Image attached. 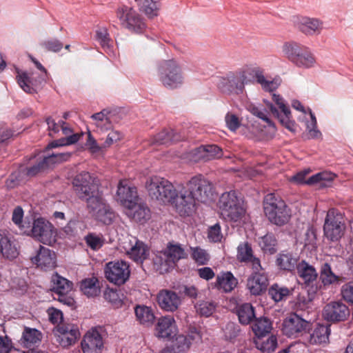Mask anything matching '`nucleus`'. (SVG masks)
Returning <instances> with one entry per match:
<instances>
[{
    "mask_svg": "<svg viewBox=\"0 0 353 353\" xmlns=\"http://www.w3.org/2000/svg\"><path fill=\"white\" fill-rule=\"evenodd\" d=\"M60 123L63 134L65 135L66 137L55 140L50 143L48 145V148H54L59 146L72 145L76 143L80 138V135L78 133L72 134V128L68 126L64 121H61Z\"/></svg>",
    "mask_w": 353,
    "mask_h": 353,
    "instance_id": "nucleus-32",
    "label": "nucleus"
},
{
    "mask_svg": "<svg viewBox=\"0 0 353 353\" xmlns=\"http://www.w3.org/2000/svg\"><path fill=\"white\" fill-rule=\"evenodd\" d=\"M236 258L241 263L250 264L252 269H260L261 261L254 256L252 246L248 242L239 243L237 247Z\"/></svg>",
    "mask_w": 353,
    "mask_h": 353,
    "instance_id": "nucleus-26",
    "label": "nucleus"
},
{
    "mask_svg": "<svg viewBox=\"0 0 353 353\" xmlns=\"http://www.w3.org/2000/svg\"><path fill=\"white\" fill-rule=\"evenodd\" d=\"M329 325L318 324L310 333L306 332L305 340L310 345H323L329 342L331 333Z\"/></svg>",
    "mask_w": 353,
    "mask_h": 353,
    "instance_id": "nucleus-25",
    "label": "nucleus"
},
{
    "mask_svg": "<svg viewBox=\"0 0 353 353\" xmlns=\"http://www.w3.org/2000/svg\"><path fill=\"white\" fill-rule=\"evenodd\" d=\"M213 196L212 183L201 174L196 175L179 190L176 210L180 216H190L194 212L197 203H208L213 199Z\"/></svg>",
    "mask_w": 353,
    "mask_h": 353,
    "instance_id": "nucleus-1",
    "label": "nucleus"
},
{
    "mask_svg": "<svg viewBox=\"0 0 353 353\" xmlns=\"http://www.w3.org/2000/svg\"><path fill=\"white\" fill-rule=\"evenodd\" d=\"M304 246L311 251L316 248V234L313 228H308L305 233Z\"/></svg>",
    "mask_w": 353,
    "mask_h": 353,
    "instance_id": "nucleus-59",
    "label": "nucleus"
},
{
    "mask_svg": "<svg viewBox=\"0 0 353 353\" xmlns=\"http://www.w3.org/2000/svg\"><path fill=\"white\" fill-rule=\"evenodd\" d=\"M268 294L275 302H279L290 294V290L288 288L274 284L270 288Z\"/></svg>",
    "mask_w": 353,
    "mask_h": 353,
    "instance_id": "nucleus-53",
    "label": "nucleus"
},
{
    "mask_svg": "<svg viewBox=\"0 0 353 353\" xmlns=\"http://www.w3.org/2000/svg\"><path fill=\"white\" fill-rule=\"evenodd\" d=\"M196 312L201 316H210L214 312L216 305L212 301H199L195 305Z\"/></svg>",
    "mask_w": 353,
    "mask_h": 353,
    "instance_id": "nucleus-56",
    "label": "nucleus"
},
{
    "mask_svg": "<svg viewBox=\"0 0 353 353\" xmlns=\"http://www.w3.org/2000/svg\"><path fill=\"white\" fill-rule=\"evenodd\" d=\"M334 177L333 173L319 172L309 177L306 183L307 185L319 184L320 188H325L330 185Z\"/></svg>",
    "mask_w": 353,
    "mask_h": 353,
    "instance_id": "nucleus-46",
    "label": "nucleus"
},
{
    "mask_svg": "<svg viewBox=\"0 0 353 353\" xmlns=\"http://www.w3.org/2000/svg\"><path fill=\"white\" fill-rule=\"evenodd\" d=\"M256 347L263 353H272L277 347V339L274 335H271L267 339L263 336H257L254 340Z\"/></svg>",
    "mask_w": 353,
    "mask_h": 353,
    "instance_id": "nucleus-41",
    "label": "nucleus"
},
{
    "mask_svg": "<svg viewBox=\"0 0 353 353\" xmlns=\"http://www.w3.org/2000/svg\"><path fill=\"white\" fill-rule=\"evenodd\" d=\"M87 245L93 250H99L104 244V239L102 235L95 233H89L85 236Z\"/></svg>",
    "mask_w": 353,
    "mask_h": 353,
    "instance_id": "nucleus-58",
    "label": "nucleus"
},
{
    "mask_svg": "<svg viewBox=\"0 0 353 353\" xmlns=\"http://www.w3.org/2000/svg\"><path fill=\"white\" fill-rule=\"evenodd\" d=\"M263 210L268 220L276 225H285L291 216L290 210L285 201L272 193L265 196Z\"/></svg>",
    "mask_w": 353,
    "mask_h": 353,
    "instance_id": "nucleus-6",
    "label": "nucleus"
},
{
    "mask_svg": "<svg viewBox=\"0 0 353 353\" xmlns=\"http://www.w3.org/2000/svg\"><path fill=\"white\" fill-rule=\"evenodd\" d=\"M110 112L104 109L102 111L93 114L91 119L94 121L96 127L101 131H106L111 128L112 122L110 117Z\"/></svg>",
    "mask_w": 353,
    "mask_h": 353,
    "instance_id": "nucleus-44",
    "label": "nucleus"
},
{
    "mask_svg": "<svg viewBox=\"0 0 353 353\" xmlns=\"http://www.w3.org/2000/svg\"><path fill=\"white\" fill-rule=\"evenodd\" d=\"M307 110L310 116V121L306 123V129L308 131L309 137L311 139H319L321 137L322 134L317 128L316 117L311 109L308 108Z\"/></svg>",
    "mask_w": 353,
    "mask_h": 353,
    "instance_id": "nucleus-57",
    "label": "nucleus"
},
{
    "mask_svg": "<svg viewBox=\"0 0 353 353\" xmlns=\"http://www.w3.org/2000/svg\"><path fill=\"white\" fill-rule=\"evenodd\" d=\"M139 10L144 12L149 18L157 17L160 8L159 0H135Z\"/></svg>",
    "mask_w": 353,
    "mask_h": 353,
    "instance_id": "nucleus-40",
    "label": "nucleus"
},
{
    "mask_svg": "<svg viewBox=\"0 0 353 353\" xmlns=\"http://www.w3.org/2000/svg\"><path fill=\"white\" fill-rule=\"evenodd\" d=\"M83 353H101L103 347V338L99 331L92 328L88 331L81 342Z\"/></svg>",
    "mask_w": 353,
    "mask_h": 353,
    "instance_id": "nucleus-23",
    "label": "nucleus"
},
{
    "mask_svg": "<svg viewBox=\"0 0 353 353\" xmlns=\"http://www.w3.org/2000/svg\"><path fill=\"white\" fill-rule=\"evenodd\" d=\"M32 236L38 241L48 245L57 241V231L53 225L43 218H38L33 222Z\"/></svg>",
    "mask_w": 353,
    "mask_h": 353,
    "instance_id": "nucleus-14",
    "label": "nucleus"
},
{
    "mask_svg": "<svg viewBox=\"0 0 353 353\" xmlns=\"http://www.w3.org/2000/svg\"><path fill=\"white\" fill-rule=\"evenodd\" d=\"M237 284V279L231 272L227 271L221 272L216 276L214 287L225 292H230L236 287Z\"/></svg>",
    "mask_w": 353,
    "mask_h": 353,
    "instance_id": "nucleus-34",
    "label": "nucleus"
},
{
    "mask_svg": "<svg viewBox=\"0 0 353 353\" xmlns=\"http://www.w3.org/2000/svg\"><path fill=\"white\" fill-rule=\"evenodd\" d=\"M145 188L152 199L162 203H171L176 208V201L179 197V194L168 179L159 176H152L147 179Z\"/></svg>",
    "mask_w": 353,
    "mask_h": 353,
    "instance_id": "nucleus-2",
    "label": "nucleus"
},
{
    "mask_svg": "<svg viewBox=\"0 0 353 353\" xmlns=\"http://www.w3.org/2000/svg\"><path fill=\"white\" fill-rule=\"evenodd\" d=\"M219 208L221 217L227 221L237 222L245 213L241 200L234 190L221 194L219 200Z\"/></svg>",
    "mask_w": 353,
    "mask_h": 353,
    "instance_id": "nucleus-7",
    "label": "nucleus"
},
{
    "mask_svg": "<svg viewBox=\"0 0 353 353\" xmlns=\"http://www.w3.org/2000/svg\"><path fill=\"white\" fill-rule=\"evenodd\" d=\"M250 72L255 77L256 82L265 91L274 92L281 83V79L278 76L272 79H267L264 76V70L261 67H252L250 68Z\"/></svg>",
    "mask_w": 353,
    "mask_h": 353,
    "instance_id": "nucleus-27",
    "label": "nucleus"
},
{
    "mask_svg": "<svg viewBox=\"0 0 353 353\" xmlns=\"http://www.w3.org/2000/svg\"><path fill=\"white\" fill-rule=\"evenodd\" d=\"M163 255L166 258L165 260V266L168 265L169 262L175 264L179 260L187 257V254L182 245L173 241L168 243L163 252Z\"/></svg>",
    "mask_w": 353,
    "mask_h": 353,
    "instance_id": "nucleus-31",
    "label": "nucleus"
},
{
    "mask_svg": "<svg viewBox=\"0 0 353 353\" xmlns=\"http://www.w3.org/2000/svg\"><path fill=\"white\" fill-rule=\"evenodd\" d=\"M225 121L227 128L232 132H235L241 125V120L239 118L232 112H228L226 114Z\"/></svg>",
    "mask_w": 353,
    "mask_h": 353,
    "instance_id": "nucleus-61",
    "label": "nucleus"
},
{
    "mask_svg": "<svg viewBox=\"0 0 353 353\" xmlns=\"http://www.w3.org/2000/svg\"><path fill=\"white\" fill-rule=\"evenodd\" d=\"M185 338L191 343V345L193 343H197L201 341L202 336L200 330L194 326H190L187 335H185Z\"/></svg>",
    "mask_w": 353,
    "mask_h": 353,
    "instance_id": "nucleus-64",
    "label": "nucleus"
},
{
    "mask_svg": "<svg viewBox=\"0 0 353 353\" xmlns=\"http://www.w3.org/2000/svg\"><path fill=\"white\" fill-rule=\"evenodd\" d=\"M126 214L134 221L143 224L150 218V210L146 204L139 201L134 206L126 208Z\"/></svg>",
    "mask_w": 353,
    "mask_h": 353,
    "instance_id": "nucleus-30",
    "label": "nucleus"
},
{
    "mask_svg": "<svg viewBox=\"0 0 353 353\" xmlns=\"http://www.w3.org/2000/svg\"><path fill=\"white\" fill-rule=\"evenodd\" d=\"M104 299L115 308L121 307L123 303V294L117 290L107 288L103 293Z\"/></svg>",
    "mask_w": 353,
    "mask_h": 353,
    "instance_id": "nucleus-52",
    "label": "nucleus"
},
{
    "mask_svg": "<svg viewBox=\"0 0 353 353\" xmlns=\"http://www.w3.org/2000/svg\"><path fill=\"white\" fill-rule=\"evenodd\" d=\"M137 320L140 324L150 326L153 324L155 316L152 309L145 305H138L134 307Z\"/></svg>",
    "mask_w": 353,
    "mask_h": 353,
    "instance_id": "nucleus-37",
    "label": "nucleus"
},
{
    "mask_svg": "<svg viewBox=\"0 0 353 353\" xmlns=\"http://www.w3.org/2000/svg\"><path fill=\"white\" fill-rule=\"evenodd\" d=\"M89 213L95 220L105 225L112 223L115 214L110 205L103 197V193L86 203Z\"/></svg>",
    "mask_w": 353,
    "mask_h": 353,
    "instance_id": "nucleus-10",
    "label": "nucleus"
},
{
    "mask_svg": "<svg viewBox=\"0 0 353 353\" xmlns=\"http://www.w3.org/2000/svg\"><path fill=\"white\" fill-rule=\"evenodd\" d=\"M116 199L125 208L134 206L140 198L135 186L130 185L127 180H121L117 185Z\"/></svg>",
    "mask_w": 353,
    "mask_h": 353,
    "instance_id": "nucleus-18",
    "label": "nucleus"
},
{
    "mask_svg": "<svg viewBox=\"0 0 353 353\" xmlns=\"http://www.w3.org/2000/svg\"><path fill=\"white\" fill-rule=\"evenodd\" d=\"M191 346V343L183 334H179L172 339L169 345H167L160 351V353H186Z\"/></svg>",
    "mask_w": 353,
    "mask_h": 353,
    "instance_id": "nucleus-33",
    "label": "nucleus"
},
{
    "mask_svg": "<svg viewBox=\"0 0 353 353\" xmlns=\"http://www.w3.org/2000/svg\"><path fill=\"white\" fill-rule=\"evenodd\" d=\"M33 263L44 270H51L56 266V255L54 251L40 245L37 255L31 258Z\"/></svg>",
    "mask_w": 353,
    "mask_h": 353,
    "instance_id": "nucleus-24",
    "label": "nucleus"
},
{
    "mask_svg": "<svg viewBox=\"0 0 353 353\" xmlns=\"http://www.w3.org/2000/svg\"><path fill=\"white\" fill-rule=\"evenodd\" d=\"M52 290L57 294H68L72 289V283L55 273L52 276Z\"/></svg>",
    "mask_w": 353,
    "mask_h": 353,
    "instance_id": "nucleus-39",
    "label": "nucleus"
},
{
    "mask_svg": "<svg viewBox=\"0 0 353 353\" xmlns=\"http://www.w3.org/2000/svg\"><path fill=\"white\" fill-rule=\"evenodd\" d=\"M123 248L126 255L137 263H143L150 254L147 245L135 236H130L128 245Z\"/></svg>",
    "mask_w": 353,
    "mask_h": 353,
    "instance_id": "nucleus-19",
    "label": "nucleus"
},
{
    "mask_svg": "<svg viewBox=\"0 0 353 353\" xmlns=\"http://www.w3.org/2000/svg\"><path fill=\"white\" fill-rule=\"evenodd\" d=\"M121 26L135 33H142L146 25L143 19L132 8L126 6L119 8L116 12Z\"/></svg>",
    "mask_w": 353,
    "mask_h": 353,
    "instance_id": "nucleus-12",
    "label": "nucleus"
},
{
    "mask_svg": "<svg viewBox=\"0 0 353 353\" xmlns=\"http://www.w3.org/2000/svg\"><path fill=\"white\" fill-rule=\"evenodd\" d=\"M179 137L174 133L172 130H163L157 134L152 139V143L157 145H168L178 141Z\"/></svg>",
    "mask_w": 353,
    "mask_h": 353,
    "instance_id": "nucleus-48",
    "label": "nucleus"
},
{
    "mask_svg": "<svg viewBox=\"0 0 353 353\" xmlns=\"http://www.w3.org/2000/svg\"><path fill=\"white\" fill-rule=\"evenodd\" d=\"M190 256L192 260L198 265H204L208 264L210 259L208 252L199 246L190 247Z\"/></svg>",
    "mask_w": 353,
    "mask_h": 353,
    "instance_id": "nucleus-51",
    "label": "nucleus"
},
{
    "mask_svg": "<svg viewBox=\"0 0 353 353\" xmlns=\"http://www.w3.org/2000/svg\"><path fill=\"white\" fill-rule=\"evenodd\" d=\"M299 258L292 252H282L277 255L276 263L279 269L292 272L295 271L298 263Z\"/></svg>",
    "mask_w": 353,
    "mask_h": 353,
    "instance_id": "nucleus-35",
    "label": "nucleus"
},
{
    "mask_svg": "<svg viewBox=\"0 0 353 353\" xmlns=\"http://www.w3.org/2000/svg\"><path fill=\"white\" fill-rule=\"evenodd\" d=\"M48 73L41 72L29 74L26 72H20L17 70V80L20 88L26 92L33 94L37 92L46 82Z\"/></svg>",
    "mask_w": 353,
    "mask_h": 353,
    "instance_id": "nucleus-16",
    "label": "nucleus"
},
{
    "mask_svg": "<svg viewBox=\"0 0 353 353\" xmlns=\"http://www.w3.org/2000/svg\"><path fill=\"white\" fill-rule=\"evenodd\" d=\"M57 343L63 347H68L76 343L80 337V332L77 325L73 324H61L53 330Z\"/></svg>",
    "mask_w": 353,
    "mask_h": 353,
    "instance_id": "nucleus-17",
    "label": "nucleus"
},
{
    "mask_svg": "<svg viewBox=\"0 0 353 353\" xmlns=\"http://www.w3.org/2000/svg\"><path fill=\"white\" fill-rule=\"evenodd\" d=\"M208 237L211 242L216 243L221 241L223 236L219 223H216L209 228Z\"/></svg>",
    "mask_w": 353,
    "mask_h": 353,
    "instance_id": "nucleus-63",
    "label": "nucleus"
},
{
    "mask_svg": "<svg viewBox=\"0 0 353 353\" xmlns=\"http://www.w3.org/2000/svg\"><path fill=\"white\" fill-rule=\"evenodd\" d=\"M259 243L265 253L272 254L277 251V241L272 234H267L262 236Z\"/></svg>",
    "mask_w": 353,
    "mask_h": 353,
    "instance_id": "nucleus-50",
    "label": "nucleus"
},
{
    "mask_svg": "<svg viewBox=\"0 0 353 353\" xmlns=\"http://www.w3.org/2000/svg\"><path fill=\"white\" fill-rule=\"evenodd\" d=\"M252 270V272L247 280V288L252 294L260 295L266 290L268 285V276L261 265H260V269Z\"/></svg>",
    "mask_w": 353,
    "mask_h": 353,
    "instance_id": "nucleus-21",
    "label": "nucleus"
},
{
    "mask_svg": "<svg viewBox=\"0 0 353 353\" xmlns=\"http://www.w3.org/2000/svg\"><path fill=\"white\" fill-rule=\"evenodd\" d=\"M311 323L294 313L284 319L282 323V332L284 335L290 338H297L305 335L310 330Z\"/></svg>",
    "mask_w": 353,
    "mask_h": 353,
    "instance_id": "nucleus-13",
    "label": "nucleus"
},
{
    "mask_svg": "<svg viewBox=\"0 0 353 353\" xmlns=\"http://www.w3.org/2000/svg\"><path fill=\"white\" fill-rule=\"evenodd\" d=\"M157 71L159 81L168 89L180 88L184 83L181 66L174 59L157 62Z\"/></svg>",
    "mask_w": 353,
    "mask_h": 353,
    "instance_id": "nucleus-4",
    "label": "nucleus"
},
{
    "mask_svg": "<svg viewBox=\"0 0 353 353\" xmlns=\"http://www.w3.org/2000/svg\"><path fill=\"white\" fill-rule=\"evenodd\" d=\"M350 315L348 307L341 301H332L323 308V316L330 322H340L347 319Z\"/></svg>",
    "mask_w": 353,
    "mask_h": 353,
    "instance_id": "nucleus-20",
    "label": "nucleus"
},
{
    "mask_svg": "<svg viewBox=\"0 0 353 353\" xmlns=\"http://www.w3.org/2000/svg\"><path fill=\"white\" fill-rule=\"evenodd\" d=\"M283 56L295 66L309 69L314 67L316 58L307 46L296 41L285 42L281 48Z\"/></svg>",
    "mask_w": 353,
    "mask_h": 353,
    "instance_id": "nucleus-3",
    "label": "nucleus"
},
{
    "mask_svg": "<svg viewBox=\"0 0 353 353\" xmlns=\"http://www.w3.org/2000/svg\"><path fill=\"white\" fill-rule=\"evenodd\" d=\"M236 314L239 323L242 325H248L255 319L254 307L250 303H243L236 309Z\"/></svg>",
    "mask_w": 353,
    "mask_h": 353,
    "instance_id": "nucleus-42",
    "label": "nucleus"
},
{
    "mask_svg": "<svg viewBox=\"0 0 353 353\" xmlns=\"http://www.w3.org/2000/svg\"><path fill=\"white\" fill-rule=\"evenodd\" d=\"M249 70L250 71V68L247 65L237 73H228L220 80L219 88L226 94H242L245 89V85L250 81L246 76V72Z\"/></svg>",
    "mask_w": 353,
    "mask_h": 353,
    "instance_id": "nucleus-9",
    "label": "nucleus"
},
{
    "mask_svg": "<svg viewBox=\"0 0 353 353\" xmlns=\"http://www.w3.org/2000/svg\"><path fill=\"white\" fill-rule=\"evenodd\" d=\"M98 283L99 281L96 277L83 279L81 282V290L88 297L96 296L100 292V288Z\"/></svg>",
    "mask_w": 353,
    "mask_h": 353,
    "instance_id": "nucleus-45",
    "label": "nucleus"
},
{
    "mask_svg": "<svg viewBox=\"0 0 353 353\" xmlns=\"http://www.w3.org/2000/svg\"><path fill=\"white\" fill-rule=\"evenodd\" d=\"M322 28V21L314 18H304L299 26L301 31L307 35L319 34Z\"/></svg>",
    "mask_w": 353,
    "mask_h": 353,
    "instance_id": "nucleus-38",
    "label": "nucleus"
},
{
    "mask_svg": "<svg viewBox=\"0 0 353 353\" xmlns=\"http://www.w3.org/2000/svg\"><path fill=\"white\" fill-rule=\"evenodd\" d=\"M252 326V331L256 336H265L272 330V326L270 319L267 317H260L254 319Z\"/></svg>",
    "mask_w": 353,
    "mask_h": 353,
    "instance_id": "nucleus-43",
    "label": "nucleus"
},
{
    "mask_svg": "<svg viewBox=\"0 0 353 353\" xmlns=\"http://www.w3.org/2000/svg\"><path fill=\"white\" fill-rule=\"evenodd\" d=\"M73 190L81 200L86 203L92 199L98 196L102 192L99 190V181L93 174L82 171L76 174L72 181Z\"/></svg>",
    "mask_w": 353,
    "mask_h": 353,
    "instance_id": "nucleus-5",
    "label": "nucleus"
},
{
    "mask_svg": "<svg viewBox=\"0 0 353 353\" xmlns=\"http://www.w3.org/2000/svg\"><path fill=\"white\" fill-rule=\"evenodd\" d=\"M41 340V332L34 328L26 327L22 337L21 343L26 347H30Z\"/></svg>",
    "mask_w": 353,
    "mask_h": 353,
    "instance_id": "nucleus-49",
    "label": "nucleus"
},
{
    "mask_svg": "<svg viewBox=\"0 0 353 353\" xmlns=\"http://www.w3.org/2000/svg\"><path fill=\"white\" fill-rule=\"evenodd\" d=\"M339 279V276L332 272L328 263L325 262L321 265L320 280L325 286L337 283Z\"/></svg>",
    "mask_w": 353,
    "mask_h": 353,
    "instance_id": "nucleus-47",
    "label": "nucleus"
},
{
    "mask_svg": "<svg viewBox=\"0 0 353 353\" xmlns=\"http://www.w3.org/2000/svg\"><path fill=\"white\" fill-rule=\"evenodd\" d=\"M272 101L278 106L279 110L275 105L268 100H263L266 107L271 111L272 114L276 117L281 124L290 132L296 131V123L292 119L289 106L285 103L283 98L279 94H272Z\"/></svg>",
    "mask_w": 353,
    "mask_h": 353,
    "instance_id": "nucleus-8",
    "label": "nucleus"
},
{
    "mask_svg": "<svg viewBox=\"0 0 353 353\" xmlns=\"http://www.w3.org/2000/svg\"><path fill=\"white\" fill-rule=\"evenodd\" d=\"M70 153H52L43 157L42 159L47 168H48L56 163L68 161L70 158Z\"/></svg>",
    "mask_w": 353,
    "mask_h": 353,
    "instance_id": "nucleus-55",
    "label": "nucleus"
},
{
    "mask_svg": "<svg viewBox=\"0 0 353 353\" xmlns=\"http://www.w3.org/2000/svg\"><path fill=\"white\" fill-rule=\"evenodd\" d=\"M345 225L342 215L334 209L328 210L323 225L324 235L330 241H338L344 234Z\"/></svg>",
    "mask_w": 353,
    "mask_h": 353,
    "instance_id": "nucleus-11",
    "label": "nucleus"
},
{
    "mask_svg": "<svg viewBox=\"0 0 353 353\" xmlns=\"http://www.w3.org/2000/svg\"><path fill=\"white\" fill-rule=\"evenodd\" d=\"M251 112L254 116L265 121L268 126L275 128L274 123L269 117L268 112L265 108L253 107Z\"/></svg>",
    "mask_w": 353,
    "mask_h": 353,
    "instance_id": "nucleus-60",
    "label": "nucleus"
},
{
    "mask_svg": "<svg viewBox=\"0 0 353 353\" xmlns=\"http://www.w3.org/2000/svg\"><path fill=\"white\" fill-rule=\"evenodd\" d=\"M157 336L166 339L175 335L177 332L175 320L171 316H165L160 318L156 325Z\"/></svg>",
    "mask_w": 353,
    "mask_h": 353,
    "instance_id": "nucleus-29",
    "label": "nucleus"
},
{
    "mask_svg": "<svg viewBox=\"0 0 353 353\" xmlns=\"http://www.w3.org/2000/svg\"><path fill=\"white\" fill-rule=\"evenodd\" d=\"M104 272L106 279L110 282L118 285L124 284L130 274V265L124 261L108 263Z\"/></svg>",
    "mask_w": 353,
    "mask_h": 353,
    "instance_id": "nucleus-15",
    "label": "nucleus"
},
{
    "mask_svg": "<svg viewBox=\"0 0 353 353\" xmlns=\"http://www.w3.org/2000/svg\"><path fill=\"white\" fill-rule=\"evenodd\" d=\"M159 307L166 312H174L181 304V299L178 294L170 290H161L157 296Z\"/></svg>",
    "mask_w": 353,
    "mask_h": 353,
    "instance_id": "nucleus-22",
    "label": "nucleus"
},
{
    "mask_svg": "<svg viewBox=\"0 0 353 353\" xmlns=\"http://www.w3.org/2000/svg\"><path fill=\"white\" fill-rule=\"evenodd\" d=\"M0 252L4 258L14 259L17 257L19 252L12 243L7 231L0 230Z\"/></svg>",
    "mask_w": 353,
    "mask_h": 353,
    "instance_id": "nucleus-36",
    "label": "nucleus"
},
{
    "mask_svg": "<svg viewBox=\"0 0 353 353\" xmlns=\"http://www.w3.org/2000/svg\"><path fill=\"white\" fill-rule=\"evenodd\" d=\"M295 270L299 278V282L306 285L312 283L318 277V273L315 268L305 260L299 262Z\"/></svg>",
    "mask_w": 353,
    "mask_h": 353,
    "instance_id": "nucleus-28",
    "label": "nucleus"
},
{
    "mask_svg": "<svg viewBox=\"0 0 353 353\" xmlns=\"http://www.w3.org/2000/svg\"><path fill=\"white\" fill-rule=\"evenodd\" d=\"M341 294L346 302L353 304V281H348L342 285Z\"/></svg>",
    "mask_w": 353,
    "mask_h": 353,
    "instance_id": "nucleus-62",
    "label": "nucleus"
},
{
    "mask_svg": "<svg viewBox=\"0 0 353 353\" xmlns=\"http://www.w3.org/2000/svg\"><path fill=\"white\" fill-rule=\"evenodd\" d=\"M96 38L105 52L109 53L112 52V41L105 28L97 30Z\"/></svg>",
    "mask_w": 353,
    "mask_h": 353,
    "instance_id": "nucleus-54",
    "label": "nucleus"
}]
</instances>
